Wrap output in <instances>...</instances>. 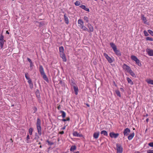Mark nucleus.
Returning a JSON list of instances; mask_svg holds the SVG:
<instances>
[{"instance_id":"f257e3e1","label":"nucleus","mask_w":153,"mask_h":153,"mask_svg":"<svg viewBox=\"0 0 153 153\" xmlns=\"http://www.w3.org/2000/svg\"><path fill=\"white\" fill-rule=\"evenodd\" d=\"M110 45L113 48L115 54L118 56H121V53L119 50H117L116 46L113 43H110Z\"/></svg>"},{"instance_id":"f03ea898","label":"nucleus","mask_w":153,"mask_h":153,"mask_svg":"<svg viewBox=\"0 0 153 153\" xmlns=\"http://www.w3.org/2000/svg\"><path fill=\"white\" fill-rule=\"evenodd\" d=\"M131 59L135 62L136 64H137L139 66H141V64L140 63L139 60L137 59V58L135 56L132 55L131 56Z\"/></svg>"},{"instance_id":"7ed1b4c3","label":"nucleus","mask_w":153,"mask_h":153,"mask_svg":"<svg viewBox=\"0 0 153 153\" xmlns=\"http://www.w3.org/2000/svg\"><path fill=\"white\" fill-rule=\"evenodd\" d=\"M104 55L110 63H112L113 62V60L109 57L107 54L104 53Z\"/></svg>"},{"instance_id":"20e7f679","label":"nucleus","mask_w":153,"mask_h":153,"mask_svg":"<svg viewBox=\"0 0 153 153\" xmlns=\"http://www.w3.org/2000/svg\"><path fill=\"white\" fill-rule=\"evenodd\" d=\"M116 146L117 153H122L123 152V148L121 145L120 144H117Z\"/></svg>"},{"instance_id":"39448f33","label":"nucleus","mask_w":153,"mask_h":153,"mask_svg":"<svg viewBox=\"0 0 153 153\" xmlns=\"http://www.w3.org/2000/svg\"><path fill=\"white\" fill-rule=\"evenodd\" d=\"M123 68L124 70L128 72L131 70L130 67L126 64L123 65Z\"/></svg>"},{"instance_id":"423d86ee","label":"nucleus","mask_w":153,"mask_h":153,"mask_svg":"<svg viewBox=\"0 0 153 153\" xmlns=\"http://www.w3.org/2000/svg\"><path fill=\"white\" fill-rule=\"evenodd\" d=\"M109 135L111 138H116L119 136V134L118 133H115L113 132H111Z\"/></svg>"},{"instance_id":"0eeeda50","label":"nucleus","mask_w":153,"mask_h":153,"mask_svg":"<svg viewBox=\"0 0 153 153\" xmlns=\"http://www.w3.org/2000/svg\"><path fill=\"white\" fill-rule=\"evenodd\" d=\"M146 51L150 56H153V50L150 49H147Z\"/></svg>"},{"instance_id":"6e6552de","label":"nucleus","mask_w":153,"mask_h":153,"mask_svg":"<svg viewBox=\"0 0 153 153\" xmlns=\"http://www.w3.org/2000/svg\"><path fill=\"white\" fill-rule=\"evenodd\" d=\"M130 129L127 128L125 129L123 132V133L125 136H127L129 133L130 132Z\"/></svg>"},{"instance_id":"1a4fd4ad","label":"nucleus","mask_w":153,"mask_h":153,"mask_svg":"<svg viewBox=\"0 0 153 153\" xmlns=\"http://www.w3.org/2000/svg\"><path fill=\"white\" fill-rule=\"evenodd\" d=\"M73 135L74 136L77 137H82L83 136L81 134L78 133L76 131H74L73 133Z\"/></svg>"},{"instance_id":"9d476101","label":"nucleus","mask_w":153,"mask_h":153,"mask_svg":"<svg viewBox=\"0 0 153 153\" xmlns=\"http://www.w3.org/2000/svg\"><path fill=\"white\" fill-rule=\"evenodd\" d=\"M87 26L89 29V31L88 30V31L89 32H92L94 30V28L92 25L91 24L88 23Z\"/></svg>"},{"instance_id":"9b49d317","label":"nucleus","mask_w":153,"mask_h":153,"mask_svg":"<svg viewBox=\"0 0 153 153\" xmlns=\"http://www.w3.org/2000/svg\"><path fill=\"white\" fill-rule=\"evenodd\" d=\"M78 23L79 24V27H80L83 25L84 22L81 19H79L78 20Z\"/></svg>"},{"instance_id":"f8f14e48","label":"nucleus","mask_w":153,"mask_h":153,"mask_svg":"<svg viewBox=\"0 0 153 153\" xmlns=\"http://www.w3.org/2000/svg\"><path fill=\"white\" fill-rule=\"evenodd\" d=\"M39 71L41 75L45 74L44 69L42 65H40L39 67Z\"/></svg>"},{"instance_id":"ddd939ff","label":"nucleus","mask_w":153,"mask_h":153,"mask_svg":"<svg viewBox=\"0 0 153 153\" xmlns=\"http://www.w3.org/2000/svg\"><path fill=\"white\" fill-rule=\"evenodd\" d=\"M37 128L38 130V132L39 134L40 135H41L42 134V130L41 127L40 126H37Z\"/></svg>"},{"instance_id":"4468645a","label":"nucleus","mask_w":153,"mask_h":153,"mask_svg":"<svg viewBox=\"0 0 153 153\" xmlns=\"http://www.w3.org/2000/svg\"><path fill=\"white\" fill-rule=\"evenodd\" d=\"M100 134L99 132H96L94 133L93 134V137L95 139H97L99 137Z\"/></svg>"},{"instance_id":"2eb2a0df","label":"nucleus","mask_w":153,"mask_h":153,"mask_svg":"<svg viewBox=\"0 0 153 153\" xmlns=\"http://www.w3.org/2000/svg\"><path fill=\"white\" fill-rule=\"evenodd\" d=\"M59 49L60 55L64 53V49L62 46L60 47Z\"/></svg>"},{"instance_id":"dca6fc26","label":"nucleus","mask_w":153,"mask_h":153,"mask_svg":"<svg viewBox=\"0 0 153 153\" xmlns=\"http://www.w3.org/2000/svg\"><path fill=\"white\" fill-rule=\"evenodd\" d=\"M80 7L82 9L84 10L85 11L89 12V9L87 8L85 5H82L80 6Z\"/></svg>"},{"instance_id":"f3484780","label":"nucleus","mask_w":153,"mask_h":153,"mask_svg":"<svg viewBox=\"0 0 153 153\" xmlns=\"http://www.w3.org/2000/svg\"><path fill=\"white\" fill-rule=\"evenodd\" d=\"M146 81L148 84L153 85V80L147 79Z\"/></svg>"},{"instance_id":"a211bd4d","label":"nucleus","mask_w":153,"mask_h":153,"mask_svg":"<svg viewBox=\"0 0 153 153\" xmlns=\"http://www.w3.org/2000/svg\"><path fill=\"white\" fill-rule=\"evenodd\" d=\"M134 135V132L131 133L128 137V139L130 140H131Z\"/></svg>"},{"instance_id":"6ab92c4d","label":"nucleus","mask_w":153,"mask_h":153,"mask_svg":"<svg viewBox=\"0 0 153 153\" xmlns=\"http://www.w3.org/2000/svg\"><path fill=\"white\" fill-rule=\"evenodd\" d=\"M60 56L63 59V60L64 62H66V58L65 55V54H60Z\"/></svg>"},{"instance_id":"aec40b11","label":"nucleus","mask_w":153,"mask_h":153,"mask_svg":"<svg viewBox=\"0 0 153 153\" xmlns=\"http://www.w3.org/2000/svg\"><path fill=\"white\" fill-rule=\"evenodd\" d=\"M130 73V75L134 77H136V76L134 74V73L133 72V71L131 70V69L128 72Z\"/></svg>"},{"instance_id":"412c9836","label":"nucleus","mask_w":153,"mask_h":153,"mask_svg":"<svg viewBox=\"0 0 153 153\" xmlns=\"http://www.w3.org/2000/svg\"><path fill=\"white\" fill-rule=\"evenodd\" d=\"M127 80L128 81V82L131 85H132L133 84V82L129 77L127 78Z\"/></svg>"},{"instance_id":"4be33fe9","label":"nucleus","mask_w":153,"mask_h":153,"mask_svg":"<svg viewBox=\"0 0 153 153\" xmlns=\"http://www.w3.org/2000/svg\"><path fill=\"white\" fill-rule=\"evenodd\" d=\"M64 16L65 21V22L67 24H68L69 20H68V17H67L65 15H64Z\"/></svg>"},{"instance_id":"5701e85b","label":"nucleus","mask_w":153,"mask_h":153,"mask_svg":"<svg viewBox=\"0 0 153 153\" xmlns=\"http://www.w3.org/2000/svg\"><path fill=\"white\" fill-rule=\"evenodd\" d=\"M74 89L75 93V94L76 95L78 94V88L75 86H74Z\"/></svg>"},{"instance_id":"b1692460","label":"nucleus","mask_w":153,"mask_h":153,"mask_svg":"<svg viewBox=\"0 0 153 153\" xmlns=\"http://www.w3.org/2000/svg\"><path fill=\"white\" fill-rule=\"evenodd\" d=\"M101 134H103L105 136H108V133L105 130H103L101 132Z\"/></svg>"},{"instance_id":"393cba45","label":"nucleus","mask_w":153,"mask_h":153,"mask_svg":"<svg viewBox=\"0 0 153 153\" xmlns=\"http://www.w3.org/2000/svg\"><path fill=\"white\" fill-rule=\"evenodd\" d=\"M42 77L44 80L47 81H48V79L45 74L42 75Z\"/></svg>"},{"instance_id":"a878e982","label":"nucleus","mask_w":153,"mask_h":153,"mask_svg":"<svg viewBox=\"0 0 153 153\" xmlns=\"http://www.w3.org/2000/svg\"><path fill=\"white\" fill-rule=\"evenodd\" d=\"M80 28L84 31H88V29L86 27L84 26V25L81 27Z\"/></svg>"},{"instance_id":"bb28decb","label":"nucleus","mask_w":153,"mask_h":153,"mask_svg":"<svg viewBox=\"0 0 153 153\" xmlns=\"http://www.w3.org/2000/svg\"><path fill=\"white\" fill-rule=\"evenodd\" d=\"M41 124V121L38 118L37 120V122L36 123L37 126H40Z\"/></svg>"},{"instance_id":"cd10ccee","label":"nucleus","mask_w":153,"mask_h":153,"mask_svg":"<svg viewBox=\"0 0 153 153\" xmlns=\"http://www.w3.org/2000/svg\"><path fill=\"white\" fill-rule=\"evenodd\" d=\"M5 41H0V46L1 48H2L3 47V45Z\"/></svg>"},{"instance_id":"c85d7f7f","label":"nucleus","mask_w":153,"mask_h":153,"mask_svg":"<svg viewBox=\"0 0 153 153\" xmlns=\"http://www.w3.org/2000/svg\"><path fill=\"white\" fill-rule=\"evenodd\" d=\"M141 19L143 21L144 23H146V17H144L143 16H142Z\"/></svg>"},{"instance_id":"c756f323","label":"nucleus","mask_w":153,"mask_h":153,"mask_svg":"<svg viewBox=\"0 0 153 153\" xmlns=\"http://www.w3.org/2000/svg\"><path fill=\"white\" fill-rule=\"evenodd\" d=\"M115 93L119 97H121V95L120 94V91L118 90H116L115 91Z\"/></svg>"},{"instance_id":"7c9ffc66","label":"nucleus","mask_w":153,"mask_h":153,"mask_svg":"<svg viewBox=\"0 0 153 153\" xmlns=\"http://www.w3.org/2000/svg\"><path fill=\"white\" fill-rule=\"evenodd\" d=\"M76 149V147L75 146H72L71 147L70 150L71 151H74Z\"/></svg>"},{"instance_id":"2f4dec72","label":"nucleus","mask_w":153,"mask_h":153,"mask_svg":"<svg viewBox=\"0 0 153 153\" xmlns=\"http://www.w3.org/2000/svg\"><path fill=\"white\" fill-rule=\"evenodd\" d=\"M29 139L30 137L29 135H27V139L26 141L27 143H28L30 142L29 140Z\"/></svg>"},{"instance_id":"473e14b6","label":"nucleus","mask_w":153,"mask_h":153,"mask_svg":"<svg viewBox=\"0 0 153 153\" xmlns=\"http://www.w3.org/2000/svg\"><path fill=\"white\" fill-rule=\"evenodd\" d=\"M84 20L86 22L88 23V22H89L88 18L86 16H84Z\"/></svg>"},{"instance_id":"72a5a7b5","label":"nucleus","mask_w":153,"mask_h":153,"mask_svg":"<svg viewBox=\"0 0 153 153\" xmlns=\"http://www.w3.org/2000/svg\"><path fill=\"white\" fill-rule=\"evenodd\" d=\"M74 4L76 6H79L80 4V1H77Z\"/></svg>"},{"instance_id":"f704fd0d","label":"nucleus","mask_w":153,"mask_h":153,"mask_svg":"<svg viewBox=\"0 0 153 153\" xmlns=\"http://www.w3.org/2000/svg\"><path fill=\"white\" fill-rule=\"evenodd\" d=\"M61 112L62 113V116L63 118H64L66 116V114L65 112L63 111H61Z\"/></svg>"},{"instance_id":"c9c22d12","label":"nucleus","mask_w":153,"mask_h":153,"mask_svg":"<svg viewBox=\"0 0 153 153\" xmlns=\"http://www.w3.org/2000/svg\"><path fill=\"white\" fill-rule=\"evenodd\" d=\"M33 131V129L32 128H30L29 130V134L31 135L32 134V132Z\"/></svg>"},{"instance_id":"e433bc0d","label":"nucleus","mask_w":153,"mask_h":153,"mask_svg":"<svg viewBox=\"0 0 153 153\" xmlns=\"http://www.w3.org/2000/svg\"><path fill=\"white\" fill-rule=\"evenodd\" d=\"M25 77L27 80H28V79H30L29 77L28 76V74L27 73H25Z\"/></svg>"},{"instance_id":"4c0bfd02","label":"nucleus","mask_w":153,"mask_h":153,"mask_svg":"<svg viewBox=\"0 0 153 153\" xmlns=\"http://www.w3.org/2000/svg\"><path fill=\"white\" fill-rule=\"evenodd\" d=\"M146 40H149L150 41H153V39L152 38L149 37H147L146 38Z\"/></svg>"},{"instance_id":"58836bf2","label":"nucleus","mask_w":153,"mask_h":153,"mask_svg":"<svg viewBox=\"0 0 153 153\" xmlns=\"http://www.w3.org/2000/svg\"><path fill=\"white\" fill-rule=\"evenodd\" d=\"M28 82L29 83V84L30 85H32V86H33V84L32 82V81H31V80L30 79H28Z\"/></svg>"},{"instance_id":"ea45409f","label":"nucleus","mask_w":153,"mask_h":153,"mask_svg":"<svg viewBox=\"0 0 153 153\" xmlns=\"http://www.w3.org/2000/svg\"><path fill=\"white\" fill-rule=\"evenodd\" d=\"M148 31L151 35L153 36V31L150 30H149Z\"/></svg>"},{"instance_id":"a19ab883","label":"nucleus","mask_w":153,"mask_h":153,"mask_svg":"<svg viewBox=\"0 0 153 153\" xmlns=\"http://www.w3.org/2000/svg\"><path fill=\"white\" fill-rule=\"evenodd\" d=\"M143 33H144L145 35L146 36H148L149 35L148 32L146 31H145V30L144 31Z\"/></svg>"},{"instance_id":"79ce46f5","label":"nucleus","mask_w":153,"mask_h":153,"mask_svg":"<svg viewBox=\"0 0 153 153\" xmlns=\"http://www.w3.org/2000/svg\"><path fill=\"white\" fill-rule=\"evenodd\" d=\"M148 145L150 147H153V142H151L149 143Z\"/></svg>"},{"instance_id":"37998d69","label":"nucleus","mask_w":153,"mask_h":153,"mask_svg":"<svg viewBox=\"0 0 153 153\" xmlns=\"http://www.w3.org/2000/svg\"><path fill=\"white\" fill-rule=\"evenodd\" d=\"M4 41V37L3 36L1 35L0 37V41Z\"/></svg>"},{"instance_id":"c03bdc74","label":"nucleus","mask_w":153,"mask_h":153,"mask_svg":"<svg viewBox=\"0 0 153 153\" xmlns=\"http://www.w3.org/2000/svg\"><path fill=\"white\" fill-rule=\"evenodd\" d=\"M70 120V118L69 117H68L67 118V119H63L62 120V121H69V120Z\"/></svg>"},{"instance_id":"a18cd8bd","label":"nucleus","mask_w":153,"mask_h":153,"mask_svg":"<svg viewBox=\"0 0 153 153\" xmlns=\"http://www.w3.org/2000/svg\"><path fill=\"white\" fill-rule=\"evenodd\" d=\"M148 153H153V150H149L148 151Z\"/></svg>"},{"instance_id":"49530a36","label":"nucleus","mask_w":153,"mask_h":153,"mask_svg":"<svg viewBox=\"0 0 153 153\" xmlns=\"http://www.w3.org/2000/svg\"><path fill=\"white\" fill-rule=\"evenodd\" d=\"M27 60L28 61V62L30 63H31L32 62V61H31V60H30V59L29 58H27Z\"/></svg>"},{"instance_id":"de8ad7c7","label":"nucleus","mask_w":153,"mask_h":153,"mask_svg":"<svg viewBox=\"0 0 153 153\" xmlns=\"http://www.w3.org/2000/svg\"><path fill=\"white\" fill-rule=\"evenodd\" d=\"M64 132L63 131H61V132H59V133L61 134H64Z\"/></svg>"},{"instance_id":"09e8293b","label":"nucleus","mask_w":153,"mask_h":153,"mask_svg":"<svg viewBox=\"0 0 153 153\" xmlns=\"http://www.w3.org/2000/svg\"><path fill=\"white\" fill-rule=\"evenodd\" d=\"M33 65V64H32V63L31 62V63H30V67H32Z\"/></svg>"},{"instance_id":"8fccbe9b","label":"nucleus","mask_w":153,"mask_h":153,"mask_svg":"<svg viewBox=\"0 0 153 153\" xmlns=\"http://www.w3.org/2000/svg\"><path fill=\"white\" fill-rule=\"evenodd\" d=\"M113 83H114V85L116 86H117V85H116V84L115 82H114Z\"/></svg>"},{"instance_id":"3c124183","label":"nucleus","mask_w":153,"mask_h":153,"mask_svg":"<svg viewBox=\"0 0 153 153\" xmlns=\"http://www.w3.org/2000/svg\"><path fill=\"white\" fill-rule=\"evenodd\" d=\"M6 33L7 34H9V32H8V31H6Z\"/></svg>"},{"instance_id":"603ef678","label":"nucleus","mask_w":153,"mask_h":153,"mask_svg":"<svg viewBox=\"0 0 153 153\" xmlns=\"http://www.w3.org/2000/svg\"><path fill=\"white\" fill-rule=\"evenodd\" d=\"M60 108V106H59L57 108L58 109H59Z\"/></svg>"},{"instance_id":"864d4df0","label":"nucleus","mask_w":153,"mask_h":153,"mask_svg":"<svg viewBox=\"0 0 153 153\" xmlns=\"http://www.w3.org/2000/svg\"><path fill=\"white\" fill-rule=\"evenodd\" d=\"M65 129V127H64L63 128H62V129Z\"/></svg>"},{"instance_id":"5fc2aeb1","label":"nucleus","mask_w":153,"mask_h":153,"mask_svg":"<svg viewBox=\"0 0 153 153\" xmlns=\"http://www.w3.org/2000/svg\"><path fill=\"white\" fill-rule=\"evenodd\" d=\"M86 105L88 107H89V105L88 104H87Z\"/></svg>"},{"instance_id":"6e6d98bb","label":"nucleus","mask_w":153,"mask_h":153,"mask_svg":"<svg viewBox=\"0 0 153 153\" xmlns=\"http://www.w3.org/2000/svg\"><path fill=\"white\" fill-rule=\"evenodd\" d=\"M79 153V152L77 151V152H76V153Z\"/></svg>"},{"instance_id":"4d7b16f0","label":"nucleus","mask_w":153,"mask_h":153,"mask_svg":"<svg viewBox=\"0 0 153 153\" xmlns=\"http://www.w3.org/2000/svg\"><path fill=\"white\" fill-rule=\"evenodd\" d=\"M148 119H146V121H148Z\"/></svg>"},{"instance_id":"13d9d810","label":"nucleus","mask_w":153,"mask_h":153,"mask_svg":"<svg viewBox=\"0 0 153 153\" xmlns=\"http://www.w3.org/2000/svg\"><path fill=\"white\" fill-rule=\"evenodd\" d=\"M40 148H41V147H42V146H40Z\"/></svg>"},{"instance_id":"bf43d9fd","label":"nucleus","mask_w":153,"mask_h":153,"mask_svg":"<svg viewBox=\"0 0 153 153\" xmlns=\"http://www.w3.org/2000/svg\"><path fill=\"white\" fill-rule=\"evenodd\" d=\"M120 89H121V90H122V89H123V88H120Z\"/></svg>"},{"instance_id":"052dcab7","label":"nucleus","mask_w":153,"mask_h":153,"mask_svg":"<svg viewBox=\"0 0 153 153\" xmlns=\"http://www.w3.org/2000/svg\"><path fill=\"white\" fill-rule=\"evenodd\" d=\"M101 1H103V0H101Z\"/></svg>"},{"instance_id":"680f3d73","label":"nucleus","mask_w":153,"mask_h":153,"mask_svg":"<svg viewBox=\"0 0 153 153\" xmlns=\"http://www.w3.org/2000/svg\"><path fill=\"white\" fill-rule=\"evenodd\" d=\"M95 1H96L97 0H94Z\"/></svg>"},{"instance_id":"e2e57ef3","label":"nucleus","mask_w":153,"mask_h":153,"mask_svg":"<svg viewBox=\"0 0 153 153\" xmlns=\"http://www.w3.org/2000/svg\"><path fill=\"white\" fill-rule=\"evenodd\" d=\"M138 153L137 152V153Z\"/></svg>"}]
</instances>
